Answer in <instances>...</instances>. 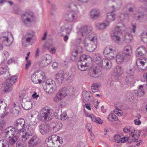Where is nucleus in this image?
<instances>
[{
  "instance_id": "20",
  "label": "nucleus",
  "mask_w": 147,
  "mask_h": 147,
  "mask_svg": "<svg viewBox=\"0 0 147 147\" xmlns=\"http://www.w3.org/2000/svg\"><path fill=\"white\" fill-rule=\"evenodd\" d=\"M100 16V13L99 11L95 9H93L90 12V16L92 20L98 19Z\"/></svg>"
},
{
  "instance_id": "51",
  "label": "nucleus",
  "mask_w": 147,
  "mask_h": 147,
  "mask_svg": "<svg viewBox=\"0 0 147 147\" xmlns=\"http://www.w3.org/2000/svg\"><path fill=\"white\" fill-rule=\"evenodd\" d=\"M44 59L49 64L51 62V57L49 55L46 54L45 56Z\"/></svg>"
},
{
  "instance_id": "33",
  "label": "nucleus",
  "mask_w": 147,
  "mask_h": 147,
  "mask_svg": "<svg viewBox=\"0 0 147 147\" xmlns=\"http://www.w3.org/2000/svg\"><path fill=\"white\" fill-rule=\"evenodd\" d=\"M113 73L115 75H121L123 73L121 70V67L119 66H116L114 69Z\"/></svg>"
},
{
  "instance_id": "59",
  "label": "nucleus",
  "mask_w": 147,
  "mask_h": 147,
  "mask_svg": "<svg viewBox=\"0 0 147 147\" xmlns=\"http://www.w3.org/2000/svg\"><path fill=\"white\" fill-rule=\"evenodd\" d=\"M141 81L143 82H146L147 84V73H144L143 77L141 79Z\"/></svg>"
},
{
  "instance_id": "10",
  "label": "nucleus",
  "mask_w": 147,
  "mask_h": 147,
  "mask_svg": "<svg viewBox=\"0 0 147 147\" xmlns=\"http://www.w3.org/2000/svg\"><path fill=\"white\" fill-rule=\"evenodd\" d=\"M15 128L12 126L9 127L5 128L4 130L5 137H11L15 135Z\"/></svg>"
},
{
  "instance_id": "40",
  "label": "nucleus",
  "mask_w": 147,
  "mask_h": 147,
  "mask_svg": "<svg viewBox=\"0 0 147 147\" xmlns=\"http://www.w3.org/2000/svg\"><path fill=\"white\" fill-rule=\"evenodd\" d=\"M50 82H47L46 83V85L44 86L43 88L47 93L51 94V92L50 89L51 88H50Z\"/></svg>"
},
{
  "instance_id": "5",
  "label": "nucleus",
  "mask_w": 147,
  "mask_h": 147,
  "mask_svg": "<svg viewBox=\"0 0 147 147\" xmlns=\"http://www.w3.org/2000/svg\"><path fill=\"white\" fill-rule=\"evenodd\" d=\"M97 43L96 36L93 37L90 39V42L89 43H85V47L87 50L89 52H92L96 48Z\"/></svg>"
},
{
  "instance_id": "61",
  "label": "nucleus",
  "mask_w": 147,
  "mask_h": 147,
  "mask_svg": "<svg viewBox=\"0 0 147 147\" xmlns=\"http://www.w3.org/2000/svg\"><path fill=\"white\" fill-rule=\"evenodd\" d=\"M60 33L62 36H64L67 33V30L61 27L60 29Z\"/></svg>"
},
{
  "instance_id": "14",
  "label": "nucleus",
  "mask_w": 147,
  "mask_h": 147,
  "mask_svg": "<svg viewBox=\"0 0 147 147\" xmlns=\"http://www.w3.org/2000/svg\"><path fill=\"white\" fill-rule=\"evenodd\" d=\"M134 80V77L133 75H127L124 80L125 84L126 85V87H128L130 86Z\"/></svg>"
},
{
  "instance_id": "53",
  "label": "nucleus",
  "mask_w": 147,
  "mask_h": 147,
  "mask_svg": "<svg viewBox=\"0 0 147 147\" xmlns=\"http://www.w3.org/2000/svg\"><path fill=\"white\" fill-rule=\"evenodd\" d=\"M77 54L76 52L73 51L72 53V55L71 57V59L73 61H76L77 60Z\"/></svg>"
},
{
  "instance_id": "35",
  "label": "nucleus",
  "mask_w": 147,
  "mask_h": 147,
  "mask_svg": "<svg viewBox=\"0 0 147 147\" xmlns=\"http://www.w3.org/2000/svg\"><path fill=\"white\" fill-rule=\"evenodd\" d=\"M143 87V85H140L138 89L135 91V94L137 96H141L145 94L144 91L142 89Z\"/></svg>"
},
{
  "instance_id": "55",
  "label": "nucleus",
  "mask_w": 147,
  "mask_h": 147,
  "mask_svg": "<svg viewBox=\"0 0 147 147\" xmlns=\"http://www.w3.org/2000/svg\"><path fill=\"white\" fill-rule=\"evenodd\" d=\"M107 25L104 23H100L98 24L97 27L100 29H103L105 28Z\"/></svg>"
},
{
  "instance_id": "57",
  "label": "nucleus",
  "mask_w": 147,
  "mask_h": 147,
  "mask_svg": "<svg viewBox=\"0 0 147 147\" xmlns=\"http://www.w3.org/2000/svg\"><path fill=\"white\" fill-rule=\"evenodd\" d=\"M115 3H116V7L119 8L121 7L122 5V3L121 0H115Z\"/></svg>"
},
{
  "instance_id": "12",
  "label": "nucleus",
  "mask_w": 147,
  "mask_h": 147,
  "mask_svg": "<svg viewBox=\"0 0 147 147\" xmlns=\"http://www.w3.org/2000/svg\"><path fill=\"white\" fill-rule=\"evenodd\" d=\"M34 133V130L31 126H28L27 129L25 133L22 135V137L24 140H26L29 139L30 136H32Z\"/></svg>"
},
{
  "instance_id": "29",
  "label": "nucleus",
  "mask_w": 147,
  "mask_h": 147,
  "mask_svg": "<svg viewBox=\"0 0 147 147\" xmlns=\"http://www.w3.org/2000/svg\"><path fill=\"white\" fill-rule=\"evenodd\" d=\"M115 16L113 11L108 13L106 18L107 21L109 22L113 21L115 19Z\"/></svg>"
},
{
  "instance_id": "42",
  "label": "nucleus",
  "mask_w": 147,
  "mask_h": 147,
  "mask_svg": "<svg viewBox=\"0 0 147 147\" xmlns=\"http://www.w3.org/2000/svg\"><path fill=\"white\" fill-rule=\"evenodd\" d=\"M24 106V108L26 110L29 109L31 107L32 103L30 101H26L22 103Z\"/></svg>"
},
{
  "instance_id": "13",
  "label": "nucleus",
  "mask_w": 147,
  "mask_h": 147,
  "mask_svg": "<svg viewBox=\"0 0 147 147\" xmlns=\"http://www.w3.org/2000/svg\"><path fill=\"white\" fill-rule=\"evenodd\" d=\"M92 30V28L90 26H85L82 27L79 32L80 35L82 36H85L90 32Z\"/></svg>"
},
{
  "instance_id": "37",
  "label": "nucleus",
  "mask_w": 147,
  "mask_h": 147,
  "mask_svg": "<svg viewBox=\"0 0 147 147\" xmlns=\"http://www.w3.org/2000/svg\"><path fill=\"white\" fill-rule=\"evenodd\" d=\"M8 138H9V143L11 145L14 144L16 142L18 139V136L16 135H14L11 137H9Z\"/></svg>"
},
{
  "instance_id": "41",
  "label": "nucleus",
  "mask_w": 147,
  "mask_h": 147,
  "mask_svg": "<svg viewBox=\"0 0 147 147\" xmlns=\"http://www.w3.org/2000/svg\"><path fill=\"white\" fill-rule=\"evenodd\" d=\"M59 91L57 93L56 96L53 98L54 102H58L59 100H61L62 98L63 97Z\"/></svg>"
},
{
  "instance_id": "8",
  "label": "nucleus",
  "mask_w": 147,
  "mask_h": 147,
  "mask_svg": "<svg viewBox=\"0 0 147 147\" xmlns=\"http://www.w3.org/2000/svg\"><path fill=\"white\" fill-rule=\"evenodd\" d=\"M34 37V35L32 34L28 33L23 36L22 39V44L23 46L26 47L28 45L30 41L32 40Z\"/></svg>"
},
{
  "instance_id": "11",
  "label": "nucleus",
  "mask_w": 147,
  "mask_h": 147,
  "mask_svg": "<svg viewBox=\"0 0 147 147\" xmlns=\"http://www.w3.org/2000/svg\"><path fill=\"white\" fill-rule=\"evenodd\" d=\"M25 124V121L22 118H20L17 119L14 124V126L18 130V132H20L23 128Z\"/></svg>"
},
{
  "instance_id": "31",
  "label": "nucleus",
  "mask_w": 147,
  "mask_h": 147,
  "mask_svg": "<svg viewBox=\"0 0 147 147\" xmlns=\"http://www.w3.org/2000/svg\"><path fill=\"white\" fill-rule=\"evenodd\" d=\"M133 39V35L131 33H127L125 34L124 40L126 42L129 43L131 42Z\"/></svg>"
},
{
  "instance_id": "38",
  "label": "nucleus",
  "mask_w": 147,
  "mask_h": 147,
  "mask_svg": "<svg viewBox=\"0 0 147 147\" xmlns=\"http://www.w3.org/2000/svg\"><path fill=\"white\" fill-rule=\"evenodd\" d=\"M80 60L79 61L78 63L81 61H84L86 63V61L90 59V57L88 55H82L80 57Z\"/></svg>"
},
{
  "instance_id": "43",
  "label": "nucleus",
  "mask_w": 147,
  "mask_h": 147,
  "mask_svg": "<svg viewBox=\"0 0 147 147\" xmlns=\"http://www.w3.org/2000/svg\"><path fill=\"white\" fill-rule=\"evenodd\" d=\"M78 69L83 71L86 70L88 68L87 63H86L84 65L82 63L80 65L79 63H78Z\"/></svg>"
},
{
  "instance_id": "36",
  "label": "nucleus",
  "mask_w": 147,
  "mask_h": 147,
  "mask_svg": "<svg viewBox=\"0 0 147 147\" xmlns=\"http://www.w3.org/2000/svg\"><path fill=\"white\" fill-rule=\"evenodd\" d=\"M132 132V134L130 133L131 136L132 138H134V140H137L140 135V132L138 130H135L134 129Z\"/></svg>"
},
{
  "instance_id": "25",
  "label": "nucleus",
  "mask_w": 147,
  "mask_h": 147,
  "mask_svg": "<svg viewBox=\"0 0 147 147\" xmlns=\"http://www.w3.org/2000/svg\"><path fill=\"white\" fill-rule=\"evenodd\" d=\"M1 38L3 41H5L7 43L6 44L7 46H9L11 43L12 41L9 38L8 32L3 33Z\"/></svg>"
},
{
  "instance_id": "15",
  "label": "nucleus",
  "mask_w": 147,
  "mask_h": 147,
  "mask_svg": "<svg viewBox=\"0 0 147 147\" xmlns=\"http://www.w3.org/2000/svg\"><path fill=\"white\" fill-rule=\"evenodd\" d=\"M136 53L137 57L143 56L146 53V48L144 46H141L137 48Z\"/></svg>"
},
{
  "instance_id": "50",
  "label": "nucleus",
  "mask_w": 147,
  "mask_h": 147,
  "mask_svg": "<svg viewBox=\"0 0 147 147\" xmlns=\"http://www.w3.org/2000/svg\"><path fill=\"white\" fill-rule=\"evenodd\" d=\"M8 67L7 66H2L0 68V74L1 75L4 74L8 71Z\"/></svg>"
},
{
  "instance_id": "22",
  "label": "nucleus",
  "mask_w": 147,
  "mask_h": 147,
  "mask_svg": "<svg viewBox=\"0 0 147 147\" xmlns=\"http://www.w3.org/2000/svg\"><path fill=\"white\" fill-rule=\"evenodd\" d=\"M56 80L58 82L59 84H61L64 78V74L63 71H61L58 73L56 76Z\"/></svg>"
},
{
  "instance_id": "39",
  "label": "nucleus",
  "mask_w": 147,
  "mask_h": 147,
  "mask_svg": "<svg viewBox=\"0 0 147 147\" xmlns=\"http://www.w3.org/2000/svg\"><path fill=\"white\" fill-rule=\"evenodd\" d=\"M52 81H50V92H51V94L52 93L55 92L57 90V86L56 84L54 81L53 82Z\"/></svg>"
},
{
  "instance_id": "4",
  "label": "nucleus",
  "mask_w": 147,
  "mask_h": 147,
  "mask_svg": "<svg viewBox=\"0 0 147 147\" xmlns=\"http://www.w3.org/2000/svg\"><path fill=\"white\" fill-rule=\"evenodd\" d=\"M45 73L42 72L39 73V70H36L32 74L31 76V80L32 82L35 84L39 83L40 84L42 82V80L40 79L41 78L42 79H45L46 77L45 76Z\"/></svg>"
},
{
  "instance_id": "62",
  "label": "nucleus",
  "mask_w": 147,
  "mask_h": 147,
  "mask_svg": "<svg viewBox=\"0 0 147 147\" xmlns=\"http://www.w3.org/2000/svg\"><path fill=\"white\" fill-rule=\"evenodd\" d=\"M49 64L46 61L43 59L41 61L40 65L41 67H43L47 66Z\"/></svg>"
},
{
  "instance_id": "60",
  "label": "nucleus",
  "mask_w": 147,
  "mask_h": 147,
  "mask_svg": "<svg viewBox=\"0 0 147 147\" xmlns=\"http://www.w3.org/2000/svg\"><path fill=\"white\" fill-rule=\"evenodd\" d=\"M142 36V41L145 42H147V32L146 33H143Z\"/></svg>"
},
{
  "instance_id": "27",
  "label": "nucleus",
  "mask_w": 147,
  "mask_h": 147,
  "mask_svg": "<svg viewBox=\"0 0 147 147\" xmlns=\"http://www.w3.org/2000/svg\"><path fill=\"white\" fill-rule=\"evenodd\" d=\"M17 77L16 76L10 77L7 80L6 82V85L11 86L16 81Z\"/></svg>"
},
{
  "instance_id": "3",
  "label": "nucleus",
  "mask_w": 147,
  "mask_h": 147,
  "mask_svg": "<svg viewBox=\"0 0 147 147\" xmlns=\"http://www.w3.org/2000/svg\"><path fill=\"white\" fill-rule=\"evenodd\" d=\"M51 110L48 107L43 108L40 111V118L42 121H49L52 119Z\"/></svg>"
},
{
  "instance_id": "49",
  "label": "nucleus",
  "mask_w": 147,
  "mask_h": 147,
  "mask_svg": "<svg viewBox=\"0 0 147 147\" xmlns=\"http://www.w3.org/2000/svg\"><path fill=\"white\" fill-rule=\"evenodd\" d=\"M135 67L133 66H131L127 69V74H131L134 73L135 71Z\"/></svg>"
},
{
  "instance_id": "6",
  "label": "nucleus",
  "mask_w": 147,
  "mask_h": 147,
  "mask_svg": "<svg viewBox=\"0 0 147 147\" xmlns=\"http://www.w3.org/2000/svg\"><path fill=\"white\" fill-rule=\"evenodd\" d=\"M34 18L33 13L30 11H26L21 16L22 22L26 24L32 22L34 19Z\"/></svg>"
},
{
  "instance_id": "44",
  "label": "nucleus",
  "mask_w": 147,
  "mask_h": 147,
  "mask_svg": "<svg viewBox=\"0 0 147 147\" xmlns=\"http://www.w3.org/2000/svg\"><path fill=\"white\" fill-rule=\"evenodd\" d=\"M100 87L99 85L97 83H94L92 84L91 86V89L92 92H95L98 90V87Z\"/></svg>"
},
{
  "instance_id": "54",
  "label": "nucleus",
  "mask_w": 147,
  "mask_h": 147,
  "mask_svg": "<svg viewBox=\"0 0 147 147\" xmlns=\"http://www.w3.org/2000/svg\"><path fill=\"white\" fill-rule=\"evenodd\" d=\"M8 142L4 140L0 143V147H9Z\"/></svg>"
},
{
  "instance_id": "17",
  "label": "nucleus",
  "mask_w": 147,
  "mask_h": 147,
  "mask_svg": "<svg viewBox=\"0 0 147 147\" xmlns=\"http://www.w3.org/2000/svg\"><path fill=\"white\" fill-rule=\"evenodd\" d=\"M61 112V111L57 110L56 111L55 114H57V115H55V116L57 117L58 119H60L62 120H65L67 118L66 113L64 112L62 113Z\"/></svg>"
},
{
  "instance_id": "23",
  "label": "nucleus",
  "mask_w": 147,
  "mask_h": 147,
  "mask_svg": "<svg viewBox=\"0 0 147 147\" xmlns=\"http://www.w3.org/2000/svg\"><path fill=\"white\" fill-rule=\"evenodd\" d=\"M59 92L61 94L63 97H65L66 96H71L69 89L67 88H62L59 91Z\"/></svg>"
},
{
  "instance_id": "34",
  "label": "nucleus",
  "mask_w": 147,
  "mask_h": 147,
  "mask_svg": "<svg viewBox=\"0 0 147 147\" xmlns=\"http://www.w3.org/2000/svg\"><path fill=\"white\" fill-rule=\"evenodd\" d=\"M53 128L54 130L57 131L60 129L62 126V124L60 122L54 123H52Z\"/></svg>"
},
{
  "instance_id": "21",
  "label": "nucleus",
  "mask_w": 147,
  "mask_h": 147,
  "mask_svg": "<svg viewBox=\"0 0 147 147\" xmlns=\"http://www.w3.org/2000/svg\"><path fill=\"white\" fill-rule=\"evenodd\" d=\"M136 65L138 67L141 69H147V60L144 61L140 59H137Z\"/></svg>"
},
{
  "instance_id": "48",
  "label": "nucleus",
  "mask_w": 147,
  "mask_h": 147,
  "mask_svg": "<svg viewBox=\"0 0 147 147\" xmlns=\"http://www.w3.org/2000/svg\"><path fill=\"white\" fill-rule=\"evenodd\" d=\"M133 130H134V127L131 126H127L123 128V131L124 132L128 133L131 132V134L132 133Z\"/></svg>"
},
{
  "instance_id": "26",
  "label": "nucleus",
  "mask_w": 147,
  "mask_h": 147,
  "mask_svg": "<svg viewBox=\"0 0 147 147\" xmlns=\"http://www.w3.org/2000/svg\"><path fill=\"white\" fill-rule=\"evenodd\" d=\"M102 72L100 69L97 67L92 71L91 76L95 78H97L101 76L102 74Z\"/></svg>"
},
{
  "instance_id": "30",
  "label": "nucleus",
  "mask_w": 147,
  "mask_h": 147,
  "mask_svg": "<svg viewBox=\"0 0 147 147\" xmlns=\"http://www.w3.org/2000/svg\"><path fill=\"white\" fill-rule=\"evenodd\" d=\"M89 117H90L92 121L94 122H96L99 124H102L103 121L99 117H96L94 115H90L88 116H87Z\"/></svg>"
},
{
  "instance_id": "46",
  "label": "nucleus",
  "mask_w": 147,
  "mask_h": 147,
  "mask_svg": "<svg viewBox=\"0 0 147 147\" xmlns=\"http://www.w3.org/2000/svg\"><path fill=\"white\" fill-rule=\"evenodd\" d=\"M83 96L84 98L88 101H90V96L89 93L86 91H84L83 92Z\"/></svg>"
},
{
  "instance_id": "63",
  "label": "nucleus",
  "mask_w": 147,
  "mask_h": 147,
  "mask_svg": "<svg viewBox=\"0 0 147 147\" xmlns=\"http://www.w3.org/2000/svg\"><path fill=\"white\" fill-rule=\"evenodd\" d=\"M13 11L16 14H18L20 12V10L17 6H15L13 7Z\"/></svg>"
},
{
  "instance_id": "24",
  "label": "nucleus",
  "mask_w": 147,
  "mask_h": 147,
  "mask_svg": "<svg viewBox=\"0 0 147 147\" xmlns=\"http://www.w3.org/2000/svg\"><path fill=\"white\" fill-rule=\"evenodd\" d=\"M102 65L103 67L106 69H109L111 67L112 63L110 60L106 59H104L102 60Z\"/></svg>"
},
{
  "instance_id": "64",
  "label": "nucleus",
  "mask_w": 147,
  "mask_h": 147,
  "mask_svg": "<svg viewBox=\"0 0 147 147\" xmlns=\"http://www.w3.org/2000/svg\"><path fill=\"white\" fill-rule=\"evenodd\" d=\"M83 51L82 48L80 46H78L77 49L74 52H76L77 54L81 53Z\"/></svg>"
},
{
  "instance_id": "16",
  "label": "nucleus",
  "mask_w": 147,
  "mask_h": 147,
  "mask_svg": "<svg viewBox=\"0 0 147 147\" xmlns=\"http://www.w3.org/2000/svg\"><path fill=\"white\" fill-rule=\"evenodd\" d=\"M122 53L124 54L126 57L129 59L132 53V48L131 46L127 45L125 47Z\"/></svg>"
},
{
  "instance_id": "32",
  "label": "nucleus",
  "mask_w": 147,
  "mask_h": 147,
  "mask_svg": "<svg viewBox=\"0 0 147 147\" xmlns=\"http://www.w3.org/2000/svg\"><path fill=\"white\" fill-rule=\"evenodd\" d=\"M94 60L96 64H100L102 63V58L101 56L98 53L95 54L94 57Z\"/></svg>"
},
{
  "instance_id": "45",
  "label": "nucleus",
  "mask_w": 147,
  "mask_h": 147,
  "mask_svg": "<svg viewBox=\"0 0 147 147\" xmlns=\"http://www.w3.org/2000/svg\"><path fill=\"white\" fill-rule=\"evenodd\" d=\"M109 120L111 121H117L118 119L117 117L114 114H110L108 116Z\"/></svg>"
},
{
  "instance_id": "52",
  "label": "nucleus",
  "mask_w": 147,
  "mask_h": 147,
  "mask_svg": "<svg viewBox=\"0 0 147 147\" xmlns=\"http://www.w3.org/2000/svg\"><path fill=\"white\" fill-rule=\"evenodd\" d=\"M12 88L10 86L6 85L3 87V91L7 93L12 90Z\"/></svg>"
},
{
  "instance_id": "18",
  "label": "nucleus",
  "mask_w": 147,
  "mask_h": 147,
  "mask_svg": "<svg viewBox=\"0 0 147 147\" xmlns=\"http://www.w3.org/2000/svg\"><path fill=\"white\" fill-rule=\"evenodd\" d=\"M39 138L36 135H34L28 142L29 147H33L37 145L39 142Z\"/></svg>"
},
{
  "instance_id": "56",
  "label": "nucleus",
  "mask_w": 147,
  "mask_h": 147,
  "mask_svg": "<svg viewBox=\"0 0 147 147\" xmlns=\"http://www.w3.org/2000/svg\"><path fill=\"white\" fill-rule=\"evenodd\" d=\"M121 136L118 134L115 135L114 136V139L115 142L117 143H119L120 142H121Z\"/></svg>"
},
{
  "instance_id": "7",
  "label": "nucleus",
  "mask_w": 147,
  "mask_h": 147,
  "mask_svg": "<svg viewBox=\"0 0 147 147\" xmlns=\"http://www.w3.org/2000/svg\"><path fill=\"white\" fill-rule=\"evenodd\" d=\"M38 127L40 132L43 135H45L50 131V126L47 123H41L39 125Z\"/></svg>"
},
{
  "instance_id": "47",
  "label": "nucleus",
  "mask_w": 147,
  "mask_h": 147,
  "mask_svg": "<svg viewBox=\"0 0 147 147\" xmlns=\"http://www.w3.org/2000/svg\"><path fill=\"white\" fill-rule=\"evenodd\" d=\"M111 51H114V50L112 48L109 47H106L103 52L104 55H108L109 54H110V53Z\"/></svg>"
},
{
  "instance_id": "2",
  "label": "nucleus",
  "mask_w": 147,
  "mask_h": 147,
  "mask_svg": "<svg viewBox=\"0 0 147 147\" xmlns=\"http://www.w3.org/2000/svg\"><path fill=\"white\" fill-rule=\"evenodd\" d=\"M120 24L121 25H117L116 28L111 34L113 40L117 43H118L120 40V36L122 34L121 28L123 25L122 23Z\"/></svg>"
},
{
  "instance_id": "19",
  "label": "nucleus",
  "mask_w": 147,
  "mask_h": 147,
  "mask_svg": "<svg viewBox=\"0 0 147 147\" xmlns=\"http://www.w3.org/2000/svg\"><path fill=\"white\" fill-rule=\"evenodd\" d=\"M39 138L36 135H34L28 142L29 147H33L37 145L39 142Z\"/></svg>"
},
{
  "instance_id": "28",
  "label": "nucleus",
  "mask_w": 147,
  "mask_h": 147,
  "mask_svg": "<svg viewBox=\"0 0 147 147\" xmlns=\"http://www.w3.org/2000/svg\"><path fill=\"white\" fill-rule=\"evenodd\" d=\"M126 57L124 54L123 53H119L117 55L116 60L117 62L118 63H121L122 62L124 59H129Z\"/></svg>"
},
{
  "instance_id": "9",
  "label": "nucleus",
  "mask_w": 147,
  "mask_h": 147,
  "mask_svg": "<svg viewBox=\"0 0 147 147\" xmlns=\"http://www.w3.org/2000/svg\"><path fill=\"white\" fill-rule=\"evenodd\" d=\"M78 18L77 14L74 12L70 11L67 13L65 16V20L71 22L75 21Z\"/></svg>"
},
{
  "instance_id": "58",
  "label": "nucleus",
  "mask_w": 147,
  "mask_h": 147,
  "mask_svg": "<svg viewBox=\"0 0 147 147\" xmlns=\"http://www.w3.org/2000/svg\"><path fill=\"white\" fill-rule=\"evenodd\" d=\"M120 18L121 20L123 21V20H125L128 18V15L127 14L123 13L120 15Z\"/></svg>"
},
{
  "instance_id": "1",
  "label": "nucleus",
  "mask_w": 147,
  "mask_h": 147,
  "mask_svg": "<svg viewBox=\"0 0 147 147\" xmlns=\"http://www.w3.org/2000/svg\"><path fill=\"white\" fill-rule=\"evenodd\" d=\"M61 137L53 135L46 138L45 142L48 147H57L62 142Z\"/></svg>"
}]
</instances>
